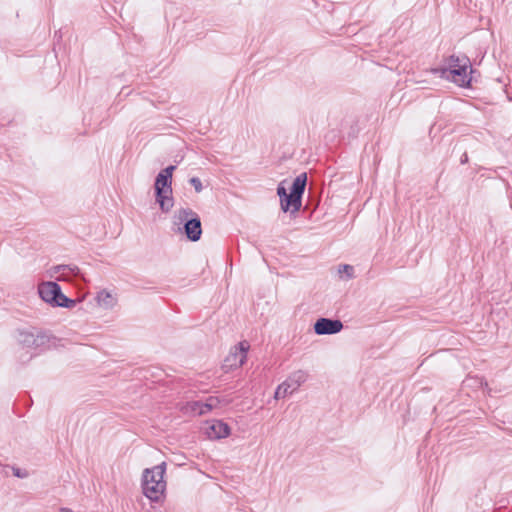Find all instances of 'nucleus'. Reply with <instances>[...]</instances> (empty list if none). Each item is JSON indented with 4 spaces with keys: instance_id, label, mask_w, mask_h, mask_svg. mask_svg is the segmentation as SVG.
<instances>
[{
    "instance_id": "obj_1",
    "label": "nucleus",
    "mask_w": 512,
    "mask_h": 512,
    "mask_svg": "<svg viewBox=\"0 0 512 512\" xmlns=\"http://www.w3.org/2000/svg\"><path fill=\"white\" fill-rule=\"evenodd\" d=\"M167 463L161 462L151 468H145L141 475L143 495L153 503L162 504L166 499L167 481L165 478Z\"/></svg>"
},
{
    "instance_id": "obj_2",
    "label": "nucleus",
    "mask_w": 512,
    "mask_h": 512,
    "mask_svg": "<svg viewBox=\"0 0 512 512\" xmlns=\"http://www.w3.org/2000/svg\"><path fill=\"white\" fill-rule=\"evenodd\" d=\"M439 74L441 78L454 82L460 87H466L471 82V64L467 57L451 56L440 68L432 70Z\"/></svg>"
},
{
    "instance_id": "obj_3",
    "label": "nucleus",
    "mask_w": 512,
    "mask_h": 512,
    "mask_svg": "<svg viewBox=\"0 0 512 512\" xmlns=\"http://www.w3.org/2000/svg\"><path fill=\"white\" fill-rule=\"evenodd\" d=\"M175 170V166L171 165L163 169L156 177L155 181V192L156 201L160 206L162 212L167 213L173 207L172 197V175Z\"/></svg>"
},
{
    "instance_id": "obj_4",
    "label": "nucleus",
    "mask_w": 512,
    "mask_h": 512,
    "mask_svg": "<svg viewBox=\"0 0 512 512\" xmlns=\"http://www.w3.org/2000/svg\"><path fill=\"white\" fill-rule=\"evenodd\" d=\"M38 292L42 300L47 303L66 308L75 306L76 302L63 295L59 285L55 282L41 283Z\"/></svg>"
},
{
    "instance_id": "obj_5",
    "label": "nucleus",
    "mask_w": 512,
    "mask_h": 512,
    "mask_svg": "<svg viewBox=\"0 0 512 512\" xmlns=\"http://www.w3.org/2000/svg\"><path fill=\"white\" fill-rule=\"evenodd\" d=\"M308 374L303 370H297L281 383L274 394L275 399L285 398L298 390V388L307 381Z\"/></svg>"
},
{
    "instance_id": "obj_6",
    "label": "nucleus",
    "mask_w": 512,
    "mask_h": 512,
    "mask_svg": "<svg viewBox=\"0 0 512 512\" xmlns=\"http://www.w3.org/2000/svg\"><path fill=\"white\" fill-rule=\"evenodd\" d=\"M307 182V174L301 173L298 175L292 185V191L289 198L283 203V211L287 212L290 208L292 211H298L301 207V198L304 193Z\"/></svg>"
},
{
    "instance_id": "obj_7",
    "label": "nucleus",
    "mask_w": 512,
    "mask_h": 512,
    "mask_svg": "<svg viewBox=\"0 0 512 512\" xmlns=\"http://www.w3.org/2000/svg\"><path fill=\"white\" fill-rule=\"evenodd\" d=\"M249 348L250 345L246 341H242L231 348L229 354L224 359L223 369L225 371H231L240 368L246 361Z\"/></svg>"
},
{
    "instance_id": "obj_8",
    "label": "nucleus",
    "mask_w": 512,
    "mask_h": 512,
    "mask_svg": "<svg viewBox=\"0 0 512 512\" xmlns=\"http://www.w3.org/2000/svg\"><path fill=\"white\" fill-rule=\"evenodd\" d=\"M204 434L210 440H220L230 436L231 427L222 420L211 419L204 422Z\"/></svg>"
},
{
    "instance_id": "obj_9",
    "label": "nucleus",
    "mask_w": 512,
    "mask_h": 512,
    "mask_svg": "<svg viewBox=\"0 0 512 512\" xmlns=\"http://www.w3.org/2000/svg\"><path fill=\"white\" fill-rule=\"evenodd\" d=\"M343 324L339 320L320 318L314 324V331L318 335L335 334L342 330Z\"/></svg>"
},
{
    "instance_id": "obj_10",
    "label": "nucleus",
    "mask_w": 512,
    "mask_h": 512,
    "mask_svg": "<svg viewBox=\"0 0 512 512\" xmlns=\"http://www.w3.org/2000/svg\"><path fill=\"white\" fill-rule=\"evenodd\" d=\"M96 304L99 308L104 310H112L118 302L117 296L106 289L97 292L95 296Z\"/></svg>"
},
{
    "instance_id": "obj_11",
    "label": "nucleus",
    "mask_w": 512,
    "mask_h": 512,
    "mask_svg": "<svg viewBox=\"0 0 512 512\" xmlns=\"http://www.w3.org/2000/svg\"><path fill=\"white\" fill-rule=\"evenodd\" d=\"M186 236L191 241H198L202 234L201 221L199 217H192L184 224Z\"/></svg>"
},
{
    "instance_id": "obj_12",
    "label": "nucleus",
    "mask_w": 512,
    "mask_h": 512,
    "mask_svg": "<svg viewBox=\"0 0 512 512\" xmlns=\"http://www.w3.org/2000/svg\"><path fill=\"white\" fill-rule=\"evenodd\" d=\"M78 271L77 267L70 266H56L53 268L51 276H55L58 280H66L70 274H76Z\"/></svg>"
},
{
    "instance_id": "obj_13",
    "label": "nucleus",
    "mask_w": 512,
    "mask_h": 512,
    "mask_svg": "<svg viewBox=\"0 0 512 512\" xmlns=\"http://www.w3.org/2000/svg\"><path fill=\"white\" fill-rule=\"evenodd\" d=\"M201 405H202V402H200V401L187 402V403L181 405L180 410L186 415H191V416L204 415L205 413L200 412V411H202Z\"/></svg>"
},
{
    "instance_id": "obj_14",
    "label": "nucleus",
    "mask_w": 512,
    "mask_h": 512,
    "mask_svg": "<svg viewBox=\"0 0 512 512\" xmlns=\"http://www.w3.org/2000/svg\"><path fill=\"white\" fill-rule=\"evenodd\" d=\"M196 214L189 208H182L177 210L175 213L174 219L176 224L186 223L187 220H190L192 217H195Z\"/></svg>"
},
{
    "instance_id": "obj_15",
    "label": "nucleus",
    "mask_w": 512,
    "mask_h": 512,
    "mask_svg": "<svg viewBox=\"0 0 512 512\" xmlns=\"http://www.w3.org/2000/svg\"><path fill=\"white\" fill-rule=\"evenodd\" d=\"M337 274L339 278L349 280L354 277V268L349 264H342L338 266Z\"/></svg>"
},
{
    "instance_id": "obj_16",
    "label": "nucleus",
    "mask_w": 512,
    "mask_h": 512,
    "mask_svg": "<svg viewBox=\"0 0 512 512\" xmlns=\"http://www.w3.org/2000/svg\"><path fill=\"white\" fill-rule=\"evenodd\" d=\"M220 399L218 397H209L206 402H202V411L201 413H208L213 409H216L220 406Z\"/></svg>"
},
{
    "instance_id": "obj_17",
    "label": "nucleus",
    "mask_w": 512,
    "mask_h": 512,
    "mask_svg": "<svg viewBox=\"0 0 512 512\" xmlns=\"http://www.w3.org/2000/svg\"><path fill=\"white\" fill-rule=\"evenodd\" d=\"M284 183H285V181L281 182L278 185V188H277V194L280 197V202H281V208L282 209H283V203L285 202L286 199L289 198V194H287V192H286V188L284 186Z\"/></svg>"
},
{
    "instance_id": "obj_18",
    "label": "nucleus",
    "mask_w": 512,
    "mask_h": 512,
    "mask_svg": "<svg viewBox=\"0 0 512 512\" xmlns=\"http://www.w3.org/2000/svg\"><path fill=\"white\" fill-rule=\"evenodd\" d=\"M189 182L194 187L196 192H201L202 191V183H201L199 178L192 177Z\"/></svg>"
},
{
    "instance_id": "obj_19",
    "label": "nucleus",
    "mask_w": 512,
    "mask_h": 512,
    "mask_svg": "<svg viewBox=\"0 0 512 512\" xmlns=\"http://www.w3.org/2000/svg\"><path fill=\"white\" fill-rule=\"evenodd\" d=\"M61 512H72V511H71V510H69V509H66V508H62V509H61Z\"/></svg>"
}]
</instances>
